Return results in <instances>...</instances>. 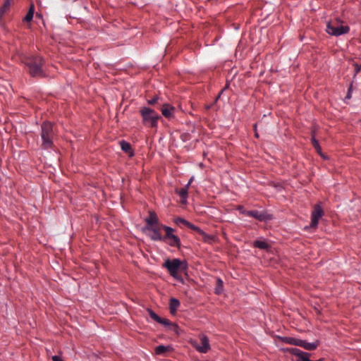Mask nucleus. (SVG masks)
<instances>
[{"label":"nucleus","instance_id":"f257e3e1","mask_svg":"<svg viewBox=\"0 0 361 361\" xmlns=\"http://www.w3.org/2000/svg\"><path fill=\"white\" fill-rule=\"evenodd\" d=\"M23 63L27 68V72L32 77L45 76L42 66L44 65V59L39 56H29L24 58Z\"/></svg>","mask_w":361,"mask_h":361},{"label":"nucleus","instance_id":"f03ea898","mask_svg":"<svg viewBox=\"0 0 361 361\" xmlns=\"http://www.w3.org/2000/svg\"><path fill=\"white\" fill-rule=\"evenodd\" d=\"M162 267L167 269L169 273L174 279L182 281V278L179 276V273L186 271L188 264L185 260H180L178 258L173 259H167L165 260Z\"/></svg>","mask_w":361,"mask_h":361},{"label":"nucleus","instance_id":"7ed1b4c3","mask_svg":"<svg viewBox=\"0 0 361 361\" xmlns=\"http://www.w3.org/2000/svg\"><path fill=\"white\" fill-rule=\"evenodd\" d=\"M40 136L42 139V149H52L54 147L55 133L54 131V126L51 122L45 121L42 123Z\"/></svg>","mask_w":361,"mask_h":361},{"label":"nucleus","instance_id":"20e7f679","mask_svg":"<svg viewBox=\"0 0 361 361\" xmlns=\"http://www.w3.org/2000/svg\"><path fill=\"white\" fill-rule=\"evenodd\" d=\"M140 113L145 126L152 128L157 127L158 121L161 118L160 115L157 112L149 107L145 106L140 110Z\"/></svg>","mask_w":361,"mask_h":361},{"label":"nucleus","instance_id":"39448f33","mask_svg":"<svg viewBox=\"0 0 361 361\" xmlns=\"http://www.w3.org/2000/svg\"><path fill=\"white\" fill-rule=\"evenodd\" d=\"M165 235H163L162 241L169 244L171 247L180 248V240L178 236L173 234L174 230L169 226H164Z\"/></svg>","mask_w":361,"mask_h":361},{"label":"nucleus","instance_id":"423d86ee","mask_svg":"<svg viewBox=\"0 0 361 361\" xmlns=\"http://www.w3.org/2000/svg\"><path fill=\"white\" fill-rule=\"evenodd\" d=\"M200 345L195 343L193 346L201 353H207L210 350L209 338L207 336L201 335L200 337Z\"/></svg>","mask_w":361,"mask_h":361},{"label":"nucleus","instance_id":"0eeeda50","mask_svg":"<svg viewBox=\"0 0 361 361\" xmlns=\"http://www.w3.org/2000/svg\"><path fill=\"white\" fill-rule=\"evenodd\" d=\"M323 211L319 204H316L314 207V209L312 212L311 224L312 228H316L318 225L319 219L322 216Z\"/></svg>","mask_w":361,"mask_h":361},{"label":"nucleus","instance_id":"6e6552de","mask_svg":"<svg viewBox=\"0 0 361 361\" xmlns=\"http://www.w3.org/2000/svg\"><path fill=\"white\" fill-rule=\"evenodd\" d=\"M191 182H188V183L182 188H176L175 192L180 197V203L182 204H187V199L188 197V189L190 185Z\"/></svg>","mask_w":361,"mask_h":361},{"label":"nucleus","instance_id":"1a4fd4ad","mask_svg":"<svg viewBox=\"0 0 361 361\" xmlns=\"http://www.w3.org/2000/svg\"><path fill=\"white\" fill-rule=\"evenodd\" d=\"M247 216L253 217L260 221H266L269 219V216L264 212H261L257 210L248 211Z\"/></svg>","mask_w":361,"mask_h":361},{"label":"nucleus","instance_id":"9d476101","mask_svg":"<svg viewBox=\"0 0 361 361\" xmlns=\"http://www.w3.org/2000/svg\"><path fill=\"white\" fill-rule=\"evenodd\" d=\"M326 31L328 34L338 36V25L337 22H327Z\"/></svg>","mask_w":361,"mask_h":361},{"label":"nucleus","instance_id":"9b49d317","mask_svg":"<svg viewBox=\"0 0 361 361\" xmlns=\"http://www.w3.org/2000/svg\"><path fill=\"white\" fill-rule=\"evenodd\" d=\"M161 111L164 117L169 118L173 116L175 108L170 104H164L161 106Z\"/></svg>","mask_w":361,"mask_h":361},{"label":"nucleus","instance_id":"f8f14e48","mask_svg":"<svg viewBox=\"0 0 361 361\" xmlns=\"http://www.w3.org/2000/svg\"><path fill=\"white\" fill-rule=\"evenodd\" d=\"M287 352L290 353L292 355H294L298 357L297 361H302V357H305L307 355H310V353L303 352L301 350L296 348H288L286 350Z\"/></svg>","mask_w":361,"mask_h":361},{"label":"nucleus","instance_id":"ddd939ff","mask_svg":"<svg viewBox=\"0 0 361 361\" xmlns=\"http://www.w3.org/2000/svg\"><path fill=\"white\" fill-rule=\"evenodd\" d=\"M196 231L199 235H201L202 240L207 243L212 244L214 241V237L212 235H207L205 232H204L201 228L196 226V228L194 230Z\"/></svg>","mask_w":361,"mask_h":361},{"label":"nucleus","instance_id":"4468645a","mask_svg":"<svg viewBox=\"0 0 361 361\" xmlns=\"http://www.w3.org/2000/svg\"><path fill=\"white\" fill-rule=\"evenodd\" d=\"M317 343H308L306 341L300 339L298 346L302 347L307 350H313L317 348Z\"/></svg>","mask_w":361,"mask_h":361},{"label":"nucleus","instance_id":"2eb2a0df","mask_svg":"<svg viewBox=\"0 0 361 361\" xmlns=\"http://www.w3.org/2000/svg\"><path fill=\"white\" fill-rule=\"evenodd\" d=\"M145 222L147 224V226H149L151 225L159 223V219L154 212L149 211L148 217L146 218Z\"/></svg>","mask_w":361,"mask_h":361},{"label":"nucleus","instance_id":"dca6fc26","mask_svg":"<svg viewBox=\"0 0 361 361\" xmlns=\"http://www.w3.org/2000/svg\"><path fill=\"white\" fill-rule=\"evenodd\" d=\"M179 306H180V301L178 299L174 298H172L170 299L169 309H170V312L172 314H176Z\"/></svg>","mask_w":361,"mask_h":361},{"label":"nucleus","instance_id":"f3484780","mask_svg":"<svg viewBox=\"0 0 361 361\" xmlns=\"http://www.w3.org/2000/svg\"><path fill=\"white\" fill-rule=\"evenodd\" d=\"M174 221L179 226H181L183 225V226H187V227L190 228V229H192L193 231L196 228V226L192 224L191 223H190L187 220H185V219H184L183 218H180V217L176 218Z\"/></svg>","mask_w":361,"mask_h":361},{"label":"nucleus","instance_id":"a211bd4d","mask_svg":"<svg viewBox=\"0 0 361 361\" xmlns=\"http://www.w3.org/2000/svg\"><path fill=\"white\" fill-rule=\"evenodd\" d=\"M11 6V0H6L3 6L0 8V24L2 23L3 16L5 13L9 9Z\"/></svg>","mask_w":361,"mask_h":361},{"label":"nucleus","instance_id":"6ab92c4d","mask_svg":"<svg viewBox=\"0 0 361 361\" xmlns=\"http://www.w3.org/2000/svg\"><path fill=\"white\" fill-rule=\"evenodd\" d=\"M166 226L165 225H163L160 224L159 222L153 225H151L149 226H147V229L151 232H157V233H161V229L164 230V227Z\"/></svg>","mask_w":361,"mask_h":361},{"label":"nucleus","instance_id":"aec40b11","mask_svg":"<svg viewBox=\"0 0 361 361\" xmlns=\"http://www.w3.org/2000/svg\"><path fill=\"white\" fill-rule=\"evenodd\" d=\"M172 348L169 345L165 346L163 345H158L155 348V353L157 355H164L166 352L171 350Z\"/></svg>","mask_w":361,"mask_h":361},{"label":"nucleus","instance_id":"412c9836","mask_svg":"<svg viewBox=\"0 0 361 361\" xmlns=\"http://www.w3.org/2000/svg\"><path fill=\"white\" fill-rule=\"evenodd\" d=\"M35 6L33 4H31L26 16L23 18V21L25 23H30L33 18Z\"/></svg>","mask_w":361,"mask_h":361},{"label":"nucleus","instance_id":"4be33fe9","mask_svg":"<svg viewBox=\"0 0 361 361\" xmlns=\"http://www.w3.org/2000/svg\"><path fill=\"white\" fill-rule=\"evenodd\" d=\"M253 247L259 248L261 250H268L269 248V244L267 242L262 240L254 241Z\"/></svg>","mask_w":361,"mask_h":361},{"label":"nucleus","instance_id":"5701e85b","mask_svg":"<svg viewBox=\"0 0 361 361\" xmlns=\"http://www.w3.org/2000/svg\"><path fill=\"white\" fill-rule=\"evenodd\" d=\"M120 146L121 149L126 153H132L131 145L130 143L126 142L125 140H122L120 142Z\"/></svg>","mask_w":361,"mask_h":361},{"label":"nucleus","instance_id":"b1692460","mask_svg":"<svg viewBox=\"0 0 361 361\" xmlns=\"http://www.w3.org/2000/svg\"><path fill=\"white\" fill-rule=\"evenodd\" d=\"M311 140H312V144L313 147H314V149H316V151L318 153L321 154V147L319 146L318 141L315 138V135H314V132H312Z\"/></svg>","mask_w":361,"mask_h":361},{"label":"nucleus","instance_id":"393cba45","mask_svg":"<svg viewBox=\"0 0 361 361\" xmlns=\"http://www.w3.org/2000/svg\"><path fill=\"white\" fill-rule=\"evenodd\" d=\"M283 341L288 344L294 345L298 346V343H299L300 339L291 338V337H285Z\"/></svg>","mask_w":361,"mask_h":361},{"label":"nucleus","instance_id":"a878e982","mask_svg":"<svg viewBox=\"0 0 361 361\" xmlns=\"http://www.w3.org/2000/svg\"><path fill=\"white\" fill-rule=\"evenodd\" d=\"M167 329L174 332L176 335L180 334V329L179 326L175 323L171 322V324L167 328Z\"/></svg>","mask_w":361,"mask_h":361},{"label":"nucleus","instance_id":"bb28decb","mask_svg":"<svg viewBox=\"0 0 361 361\" xmlns=\"http://www.w3.org/2000/svg\"><path fill=\"white\" fill-rule=\"evenodd\" d=\"M150 238L154 241H162L163 235H161V233L152 232Z\"/></svg>","mask_w":361,"mask_h":361},{"label":"nucleus","instance_id":"cd10ccee","mask_svg":"<svg viewBox=\"0 0 361 361\" xmlns=\"http://www.w3.org/2000/svg\"><path fill=\"white\" fill-rule=\"evenodd\" d=\"M223 282L220 279H218L216 281V288L215 290V293L216 294H219L222 290Z\"/></svg>","mask_w":361,"mask_h":361},{"label":"nucleus","instance_id":"c85d7f7f","mask_svg":"<svg viewBox=\"0 0 361 361\" xmlns=\"http://www.w3.org/2000/svg\"><path fill=\"white\" fill-rule=\"evenodd\" d=\"M157 322L164 325L166 328H168L171 324V322L169 319L161 317H160V319H159Z\"/></svg>","mask_w":361,"mask_h":361},{"label":"nucleus","instance_id":"c756f323","mask_svg":"<svg viewBox=\"0 0 361 361\" xmlns=\"http://www.w3.org/2000/svg\"><path fill=\"white\" fill-rule=\"evenodd\" d=\"M147 312H148V314L149 315V317L154 321H156L157 322H158L159 319H160V317L158 316L154 311H152V310L150 309H148L147 310Z\"/></svg>","mask_w":361,"mask_h":361},{"label":"nucleus","instance_id":"7c9ffc66","mask_svg":"<svg viewBox=\"0 0 361 361\" xmlns=\"http://www.w3.org/2000/svg\"><path fill=\"white\" fill-rule=\"evenodd\" d=\"M350 28L347 25H340V35L348 32Z\"/></svg>","mask_w":361,"mask_h":361},{"label":"nucleus","instance_id":"2f4dec72","mask_svg":"<svg viewBox=\"0 0 361 361\" xmlns=\"http://www.w3.org/2000/svg\"><path fill=\"white\" fill-rule=\"evenodd\" d=\"M237 210H238L241 214H244V215H246L247 216V212L248 211H247L246 209H245L244 207L242 206V205H238L237 207Z\"/></svg>","mask_w":361,"mask_h":361},{"label":"nucleus","instance_id":"473e14b6","mask_svg":"<svg viewBox=\"0 0 361 361\" xmlns=\"http://www.w3.org/2000/svg\"><path fill=\"white\" fill-rule=\"evenodd\" d=\"M158 100H159V97H155L152 98V99L148 100L147 103L150 105H154L157 103Z\"/></svg>","mask_w":361,"mask_h":361},{"label":"nucleus","instance_id":"72a5a7b5","mask_svg":"<svg viewBox=\"0 0 361 361\" xmlns=\"http://www.w3.org/2000/svg\"><path fill=\"white\" fill-rule=\"evenodd\" d=\"M351 98V87L348 89V93L346 94V97H345L344 100L346 101L347 99H349Z\"/></svg>","mask_w":361,"mask_h":361},{"label":"nucleus","instance_id":"f704fd0d","mask_svg":"<svg viewBox=\"0 0 361 361\" xmlns=\"http://www.w3.org/2000/svg\"><path fill=\"white\" fill-rule=\"evenodd\" d=\"M51 360L53 361H63L59 356H57V355H54L51 357Z\"/></svg>","mask_w":361,"mask_h":361},{"label":"nucleus","instance_id":"c9c22d12","mask_svg":"<svg viewBox=\"0 0 361 361\" xmlns=\"http://www.w3.org/2000/svg\"><path fill=\"white\" fill-rule=\"evenodd\" d=\"M188 180H190V181L193 180V177H191Z\"/></svg>","mask_w":361,"mask_h":361}]
</instances>
